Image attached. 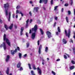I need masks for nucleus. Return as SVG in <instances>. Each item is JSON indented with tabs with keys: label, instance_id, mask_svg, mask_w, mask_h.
I'll return each instance as SVG.
<instances>
[{
	"label": "nucleus",
	"instance_id": "1",
	"mask_svg": "<svg viewBox=\"0 0 75 75\" xmlns=\"http://www.w3.org/2000/svg\"><path fill=\"white\" fill-rule=\"evenodd\" d=\"M3 40L4 41H6L7 44L9 46H10L11 44H10V42L9 41L8 39L7 38H6V35L5 34L3 36Z\"/></svg>",
	"mask_w": 75,
	"mask_h": 75
},
{
	"label": "nucleus",
	"instance_id": "2",
	"mask_svg": "<svg viewBox=\"0 0 75 75\" xmlns=\"http://www.w3.org/2000/svg\"><path fill=\"white\" fill-rule=\"evenodd\" d=\"M4 7L5 8L6 15H7L8 14V7H9V4L7 3L6 4H4Z\"/></svg>",
	"mask_w": 75,
	"mask_h": 75
},
{
	"label": "nucleus",
	"instance_id": "3",
	"mask_svg": "<svg viewBox=\"0 0 75 75\" xmlns=\"http://www.w3.org/2000/svg\"><path fill=\"white\" fill-rule=\"evenodd\" d=\"M68 34H67V31L66 30H65V33L67 36H68V38H69V36L70 35V34L71 33V30L69 29L68 31Z\"/></svg>",
	"mask_w": 75,
	"mask_h": 75
},
{
	"label": "nucleus",
	"instance_id": "4",
	"mask_svg": "<svg viewBox=\"0 0 75 75\" xmlns=\"http://www.w3.org/2000/svg\"><path fill=\"white\" fill-rule=\"evenodd\" d=\"M38 29V28L37 27V25H36L34 27V28H32V31H34V32H36L37 30Z\"/></svg>",
	"mask_w": 75,
	"mask_h": 75
},
{
	"label": "nucleus",
	"instance_id": "5",
	"mask_svg": "<svg viewBox=\"0 0 75 75\" xmlns=\"http://www.w3.org/2000/svg\"><path fill=\"white\" fill-rule=\"evenodd\" d=\"M0 47H3L4 50H6V43L4 42H3L2 45H0Z\"/></svg>",
	"mask_w": 75,
	"mask_h": 75
},
{
	"label": "nucleus",
	"instance_id": "6",
	"mask_svg": "<svg viewBox=\"0 0 75 75\" xmlns=\"http://www.w3.org/2000/svg\"><path fill=\"white\" fill-rule=\"evenodd\" d=\"M47 35L48 37V38H51V37H52V36H51V32H50V31H47Z\"/></svg>",
	"mask_w": 75,
	"mask_h": 75
},
{
	"label": "nucleus",
	"instance_id": "7",
	"mask_svg": "<svg viewBox=\"0 0 75 75\" xmlns=\"http://www.w3.org/2000/svg\"><path fill=\"white\" fill-rule=\"evenodd\" d=\"M18 13L19 14H21V16H22V17L23 16V14L22 13V12H21V11H18V10H17L16 11V14H18Z\"/></svg>",
	"mask_w": 75,
	"mask_h": 75
},
{
	"label": "nucleus",
	"instance_id": "8",
	"mask_svg": "<svg viewBox=\"0 0 75 75\" xmlns=\"http://www.w3.org/2000/svg\"><path fill=\"white\" fill-rule=\"evenodd\" d=\"M37 71H38V73L40 75L41 74V69L39 67L37 68Z\"/></svg>",
	"mask_w": 75,
	"mask_h": 75
},
{
	"label": "nucleus",
	"instance_id": "9",
	"mask_svg": "<svg viewBox=\"0 0 75 75\" xmlns=\"http://www.w3.org/2000/svg\"><path fill=\"white\" fill-rule=\"evenodd\" d=\"M35 37V33H32V39H34Z\"/></svg>",
	"mask_w": 75,
	"mask_h": 75
},
{
	"label": "nucleus",
	"instance_id": "10",
	"mask_svg": "<svg viewBox=\"0 0 75 75\" xmlns=\"http://www.w3.org/2000/svg\"><path fill=\"white\" fill-rule=\"evenodd\" d=\"M40 30V33L42 35H44V31L42 29L40 28L39 29Z\"/></svg>",
	"mask_w": 75,
	"mask_h": 75
},
{
	"label": "nucleus",
	"instance_id": "11",
	"mask_svg": "<svg viewBox=\"0 0 75 75\" xmlns=\"http://www.w3.org/2000/svg\"><path fill=\"white\" fill-rule=\"evenodd\" d=\"M38 9H39V7H35L34 8V10L36 11V12H38Z\"/></svg>",
	"mask_w": 75,
	"mask_h": 75
},
{
	"label": "nucleus",
	"instance_id": "12",
	"mask_svg": "<svg viewBox=\"0 0 75 75\" xmlns=\"http://www.w3.org/2000/svg\"><path fill=\"white\" fill-rule=\"evenodd\" d=\"M24 30V28L22 27L21 28V35H23V30Z\"/></svg>",
	"mask_w": 75,
	"mask_h": 75
},
{
	"label": "nucleus",
	"instance_id": "13",
	"mask_svg": "<svg viewBox=\"0 0 75 75\" xmlns=\"http://www.w3.org/2000/svg\"><path fill=\"white\" fill-rule=\"evenodd\" d=\"M9 58H10V56L9 55H7V58L6 59V62H8V60H9Z\"/></svg>",
	"mask_w": 75,
	"mask_h": 75
},
{
	"label": "nucleus",
	"instance_id": "14",
	"mask_svg": "<svg viewBox=\"0 0 75 75\" xmlns=\"http://www.w3.org/2000/svg\"><path fill=\"white\" fill-rule=\"evenodd\" d=\"M21 62H19L18 63V64L17 65V68H20V66H21Z\"/></svg>",
	"mask_w": 75,
	"mask_h": 75
},
{
	"label": "nucleus",
	"instance_id": "15",
	"mask_svg": "<svg viewBox=\"0 0 75 75\" xmlns=\"http://www.w3.org/2000/svg\"><path fill=\"white\" fill-rule=\"evenodd\" d=\"M45 51L46 52H47L48 51V47H45Z\"/></svg>",
	"mask_w": 75,
	"mask_h": 75
},
{
	"label": "nucleus",
	"instance_id": "16",
	"mask_svg": "<svg viewBox=\"0 0 75 75\" xmlns=\"http://www.w3.org/2000/svg\"><path fill=\"white\" fill-rule=\"evenodd\" d=\"M63 44H67V40H66L64 39L63 40Z\"/></svg>",
	"mask_w": 75,
	"mask_h": 75
},
{
	"label": "nucleus",
	"instance_id": "17",
	"mask_svg": "<svg viewBox=\"0 0 75 75\" xmlns=\"http://www.w3.org/2000/svg\"><path fill=\"white\" fill-rule=\"evenodd\" d=\"M67 56L69 58V56L68 55V54H66V55H64V58H65V59H67Z\"/></svg>",
	"mask_w": 75,
	"mask_h": 75
},
{
	"label": "nucleus",
	"instance_id": "18",
	"mask_svg": "<svg viewBox=\"0 0 75 75\" xmlns=\"http://www.w3.org/2000/svg\"><path fill=\"white\" fill-rule=\"evenodd\" d=\"M75 68V67L74 66H71L70 67V69L71 70H72V69H74V68Z\"/></svg>",
	"mask_w": 75,
	"mask_h": 75
},
{
	"label": "nucleus",
	"instance_id": "19",
	"mask_svg": "<svg viewBox=\"0 0 75 75\" xmlns=\"http://www.w3.org/2000/svg\"><path fill=\"white\" fill-rule=\"evenodd\" d=\"M42 1H43L45 4H47L48 3V0H42Z\"/></svg>",
	"mask_w": 75,
	"mask_h": 75
},
{
	"label": "nucleus",
	"instance_id": "20",
	"mask_svg": "<svg viewBox=\"0 0 75 75\" xmlns=\"http://www.w3.org/2000/svg\"><path fill=\"white\" fill-rule=\"evenodd\" d=\"M13 24L12 23L11 24L10 26L9 27V29H11L13 28Z\"/></svg>",
	"mask_w": 75,
	"mask_h": 75
},
{
	"label": "nucleus",
	"instance_id": "21",
	"mask_svg": "<svg viewBox=\"0 0 75 75\" xmlns=\"http://www.w3.org/2000/svg\"><path fill=\"white\" fill-rule=\"evenodd\" d=\"M29 21V19H28L26 21V27H27V26H28V24Z\"/></svg>",
	"mask_w": 75,
	"mask_h": 75
},
{
	"label": "nucleus",
	"instance_id": "22",
	"mask_svg": "<svg viewBox=\"0 0 75 75\" xmlns=\"http://www.w3.org/2000/svg\"><path fill=\"white\" fill-rule=\"evenodd\" d=\"M11 54L12 55H14L15 53H14L15 52H14V51L13 50H12L11 51Z\"/></svg>",
	"mask_w": 75,
	"mask_h": 75
},
{
	"label": "nucleus",
	"instance_id": "23",
	"mask_svg": "<svg viewBox=\"0 0 75 75\" xmlns=\"http://www.w3.org/2000/svg\"><path fill=\"white\" fill-rule=\"evenodd\" d=\"M4 27L5 28H6V30H7L8 29V27H7V26L6 25H4Z\"/></svg>",
	"mask_w": 75,
	"mask_h": 75
},
{
	"label": "nucleus",
	"instance_id": "24",
	"mask_svg": "<svg viewBox=\"0 0 75 75\" xmlns=\"http://www.w3.org/2000/svg\"><path fill=\"white\" fill-rule=\"evenodd\" d=\"M33 69H34V70H35L37 69V68H35V65H33Z\"/></svg>",
	"mask_w": 75,
	"mask_h": 75
},
{
	"label": "nucleus",
	"instance_id": "25",
	"mask_svg": "<svg viewBox=\"0 0 75 75\" xmlns=\"http://www.w3.org/2000/svg\"><path fill=\"white\" fill-rule=\"evenodd\" d=\"M22 54L21 53H19L18 55L19 56V58L20 59L21 58V55H22Z\"/></svg>",
	"mask_w": 75,
	"mask_h": 75
},
{
	"label": "nucleus",
	"instance_id": "26",
	"mask_svg": "<svg viewBox=\"0 0 75 75\" xmlns=\"http://www.w3.org/2000/svg\"><path fill=\"white\" fill-rule=\"evenodd\" d=\"M8 71H9V69L8 68L6 71V73L7 75H8Z\"/></svg>",
	"mask_w": 75,
	"mask_h": 75
},
{
	"label": "nucleus",
	"instance_id": "27",
	"mask_svg": "<svg viewBox=\"0 0 75 75\" xmlns=\"http://www.w3.org/2000/svg\"><path fill=\"white\" fill-rule=\"evenodd\" d=\"M58 31L59 33H61V30H60V27H58L57 28Z\"/></svg>",
	"mask_w": 75,
	"mask_h": 75
},
{
	"label": "nucleus",
	"instance_id": "28",
	"mask_svg": "<svg viewBox=\"0 0 75 75\" xmlns=\"http://www.w3.org/2000/svg\"><path fill=\"white\" fill-rule=\"evenodd\" d=\"M28 65L29 68V69H31V64H28Z\"/></svg>",
	"mask_w": 75,
	"mask_h": 75
},
{
	"label": "nucleus",
	"instance_id": "29",
	"mask_svg": "<svg viewBox=\"0 0 75 75\" xmlns=\"http://www.w3.org/2000/svg\"><path fill=\"white\" fill-rule=\"evenodd\" d=\"M66 20L67 23H69V20L68 19V17H66Z\"/></svg>",
	"mask_w": 75,
	"mask_h": 75
},
{
	"label": "nucleus",
	"instance_id": "30",
	"mask_svg": "<svg viewBox=\"0 0 75 75\" xmlns=\"http://www.w3.org/2000/svg\"><path fill=\"white\" fill-rule=\"evenodd\" d=\"M31 74L32 75H35L34 72V71H31Z\"/></svg>",
	"mask_w": 75,
	"mask_h": 75
},
{
	"label": "nucleus",
	"instance_id": "31",
	"mask_svg": "<svg viewBox=\"0 0 75 75\" xmlns=\"http://www.w3.org/2000/svg\"><path fill=\"white\" fill-rule=\"evenodd\" d=\"M38 53L39 54H41V50L40 49H39Z\"/></svg>",
	"mask_w": 75,
	"mask_h": 75
},
{
	"label": "nucleus",
	"instance_id": "32",
	"mask_svg": "<svg viewBox=\"0 0 75 75\" xmlns=\"http://www.w3.org/2000/svg\"><path fill=\"white\" fill-rule=\"evenodd\" d=\"M52 73L54 75H56V73H55V72H54L53 71H52Z\"/></svg>",
	"mask_w": 75,
	"mask_h": 75
},
{
	"label": "nucleus",
	"instance_id": "33",
	"mask_svg": "<svg viewBox=\"0 0 75 75\" xmlns=\"http://www.w3.org/2000/svg\"><path fill=\"white\" fill-rule=\"evenodd\" d=\"M9 18L8 19V21H10V14H11L10 12L9 13Z\"/></svg>",
	"mask_w": 75,
	"mask_h": 75
},
{
	"label": "nucleus",
	"instance_id": "34",
	"mask_svg": "<svg viewBox=\"0 0 75 75\" xmlns=\"http://www.w3.org/2000/svg\"><path fill=\"white\" fill-rule=\"evenodd\" d=\"M58 6H56L54 7V10H56L57 9V8H58Z\"/></svg>",
	"mask_w": 75,
	"mask_h": 75
},
{
	"label": "nucleus",
	"instance_id": "35",
	"mask_svg": "<svg viewBox=\"0 0 75 75\" xmlns=\"http://www.w3.org/2000/svg\"><path fill=\"white\" fill-rule=\"evenodd\" d=\"M42 48V45H40V46L39 47V50H41Z\"/></svg>",
	"mask_w": 75,
	"mask_h": 75
},
{
	"label": "nucleus",
	"instance_id": "36",
	"mask_svg": "<svg viewBox=\"0 0 75 75\" xmlns=\"http://www.w3.org/2000/svg\"><path fill=\"white\" fill-rule=\"evenodd\" d=\"M70 3L71 5H72V4H73V1H72V0H70Z\"/></svg>",
	"mask_w": 75,
	"mask_h": 75
},
{
	"label": "nucleus",
	"instance_id": "37",
	"mask_svg": "<svg viewBox=\"0 0 75 75\" xmlns=\"http://www.w3.org/2000/svg\"><path fill=\"white\" fill-rule=\"evenodd\" d=\"M19 70L20 71H23V67H21Z\"/></svg>",
	"mask_w": 75,
	"mask_h": 75
},
{
	"label": "nucleus",
	"instance_id": "38",
	"mask_svg": "<svg viewBox=\"0 0 75 75\" xmlns=\"http://www.w3.org/2000/svg\"><path fill=\"white\" fill-rule=\"evenodd\" d=\"M71 62L72 64H75V62H74V61L73 60H71Z\"/></svg>",
	"mask_w": 75,
	"mask_h": 75
},
{
	"label": "nucleus",
	"instance_id": "39",
	"mask_svg": "<svg viewBox=\"0 0 75 75\" xmlns=\"http://www.w3.org/2000/svg\"><path fill=\"white\" fill-rule=\"evenodd\" d=\"M42 65H44V62H45V60H44L43 59L42 60Z\"/></svg>",
	"mask_w": 75,
	"mask_h": 75
},
{
	"label": "nucleus",
	"instance_id": "40",
	"mask_svg": "<svg viewBox=\"0 0 75 75\" xmlns=\"http://www.w3.org/2000/svg\"><path fill=\"white\" fill-rule=\"evenodd\" d=\"M26 44H27V47H28L30 45V43H28Z\"/></svg>",
	"mask_w": 75,
	"mask_h": 75
},
{
	"label": "nucleus",
	"instance_id": "41",
	"mask_svg": "<svg viewBox=\"0 0 75 75\" xmlns=\"http://www.w3.org/2000/svg\"><path fill=\"white\" fill-rule=\"evenodd\" d=\"M70 42H72V43H73V40H72L71 39H70L69 41Z\"/></svg>",
	"mask_w": 75,
	"mask_h": 75
},
{
	"label": "nucleus",
	"instance_id": "42",
	"mask_svg": "<svg viewBox=\"0 0 75 75\" xmlns=\"http://www.w3.org/2000/svg\"><path fill=\"white\" fill-rule=\"evenodd\" d=\"M27 54H25V55H24L23 56V57H24V58H26L27 57Z\"/></svg>",
	"mask_w": 75,
	"mask_h": 75
},
{
	"label": "nucleus",
	"instance_id": "43",
	"mask_svg": "<svg viewBox=\"0 0 75 75\" xmlns=\"http://www.w3.org/2000/svg\"><path fill=\"white\" fill-rule=\"evenodd\" d=\"M51 4H53V0H51Z\"/></svg>",
	"mask_w": 75,
	"mask_h": 75
},
{
	"label": "nucleus",
	"instance_id": "44",
	"mask_svg": "<svg viewBox=\"0 0 75 75\" xmlns=\"http://www.w3.org/2000/svg\"><path fill=\"white\" fill-rule=\"evenodd\" d=\"M68 14L69 15H70L71 14V11H68Z\"/></svg>",
	"mask_w": 75,
	"mask_h": 75
},
{
	"label": "nucleus",
	"instance_id": "45",
	"mask_svg": "<svg viewBox=\"0 0 75 75\" xmlns=\"http://www.w3.org/2000/svg\"><path fill=\"white\" fill-rule=\"evenodd\" d=\"M20 7V6H18L16 7L17 9H18V8H19Z\"/></svg>",
	"mask_w": 75,
	"mask_h": 75
},
{
	"label": "nucleus",
	"instance_id": "46",
	"mask_svg": "<svg viewBox=\"0 0 75 75\" xmlns=\"http://www.w3.org/2000/svg\"><path fill=\"white\" fill-rule=\"evenodd\" d=\"M65 6H68V4H65L64 5Z\"/></svg>",
	"mask_w": 75,
	"mask_h": 75
},
{
	"label": "nucleus",
	"instance_id": "47",
	"mask_svg": "<svg viewBox=\"0 0 75 75\" xmlns=\"http://www.w3.org/2000/svg\"><path fill=\"white\" fill-rule=\"evenodd\" d=\"M14 52H17V49H16L14 51Z\"/></svg>",
	"mask_w": 75,
	"mask_h": 75
},
{
	"label": "nucleus",
	"instance_id": "48",
	"mask_svg": "<svg viewBox=\"0 0 75 75\" xmlns=\"http://www.w3.org/2000/svg\"><path fill=\"white\" fill-rule=\"evenodd\" d=\"M1 18V17L0 16V18ZM0 23H3V21H1V20L0 19Z\"/></svg>",
	"mask_w": 75,
	"mask_h": 75
},
{
	"label": "nucleus",
	"instance_id": "49",
	"mask_svg": "<svg viewBox=\"0 0 75 75\" xmlns=\"http://www.w3.org/2000/svg\"><path fill=\"white\" fill-rule=\"evenodd\" d=\"M38 45H40V41L39 40L38 41Z\"/></svg>",
	"mask_w": 75,
	"mask_h": 75
},
{
	"label": "nucleus",
	"instance_id": "50",
	"mask_svg": "<svg viewBox=\"0 0 75 75\" xmlns=\"http://www.w3.org/2000/svg\"><path fill=\"white\" fill-rule=\"evenodd\" d=\"M56 24H57V23L56 22H55L54 25V27L55 26V25H56Z\"/></svg>",
	"mask_w": 75,
	"mask_h": 75
},
{
	"label": "nucleus",
	"instance_id": "51",
	"mask_svg": "<svg viewBox=\"0 0 75 75\" xmlns=\"http://www.w3.org/2000/svg\"><path fill=\"white\" fill-rule=\"evenodd\" d=\"M26 35L27 37H28V33H26Z\"/></svg>",
	"mask_w": 75,
	"mask_h": 75
},
{
	"label": "nucleus",
	"instance_id": "52",
	"mask_svg": "<svg viewBox=\"0 0 75 75\" xmlns=\"http://www.w3.org/2000/svg\"><path fill=\"white\" fill-rule=\"evenodd\" d=\"M17 48L18 50V51H20V48L18 47H17Z\"/></svg>",
	"mask_w": 75,
	"mask_h": 75
},
{
	"label": "nucleus",
	"instance_id": "53",
	"mask_svg": "<svg viewBox=\"0 0 75 75\" xmlns=\"http://www.w3.org/2000/svg\"><path fill=\"white\" fill-rule=\"evenodd\" d=\"M55 19L56 20H57V19H58V17H56L55 18Z\"/></svg>",
	"mask_w": 75,
	"mask_h": 75
},
{
	"label": "nucleus",
	"instance_id": "54",
	"mask_svg": "<svg viewBox=\"0 0 75 75\" xmlns=\"http://www.w3.org/2000/svg\"><path fill=\"white\" fill-rule=\"evenodd\" d=\"M33 20L32 19H30V23H31L33 21Z\"/></svg>",
	"mask_w": 75,
	"mask_h": 75
},
{
	"label": "nucleus",
	"instance_id": "55",
	"mask_svg": "<svg viewBox=\"0 0 75 75\" xmlns=\"http://www.w3.org/2000/svg\"><path fill=\"white\" fill-rule=\"evenodd\" d=\"M29 14H30V16H31L32 15V14L31 13V12H29Z\"/></svg>",
	"mask_w": 75,
	"mask_h": 75
},
{
	"label": "nucleus",
	"instance_id": "56",
	"mask_svg": "<svg viewBox=\"0 0 75 75\" xmlns=\"http://www.w3.org/2000/svg\"><path fill=\"white\" fill-rule=\"evenodd\" d=\"M31 33H32V32L31 31V30H30V32H29V33L31 34Z\"/></svg>",
	"mask_w": 75,
	"mask_h": 75
},
{
	"label": "nucleus",
	"instance_id": "57",
	"mask_svg": "<svg viewBox=\"0 0 75 75\" xmlns=\"http://www.w3.org/2000/svg\"><path fill=\"white\" fill-rule=\"evenodd\" d=\"M56 35H58V32H56Z\"/></svg>",
	"mask_w": 75,
	"mask_h": 75
},
{
	"label": "nucleus",
	"instance_id": "58",
	"mask_svg": "<svg viewBox=\"0 0 75 75\" xmlns=\"http://www.w3.org/2000/svg\"><path fill=\"white\" fill-rule=\"evenodd\" d=\"M60 61V59H58L57 60V61Z\"/></svg>",
	"mask_w": 75,
	"mask_h": 75
},
{
	"label": "nucleus",
	"instance_id": "59",
	"mask_svg": "<svg viewBox=\"0 0 75 75\" xmlns=\"http://www.w3.org/2000/svg\"><path fill=\"white\" fill-rule=\"evenodd\" d=\"M74 14L75 15V9H74Z\"/></svg>",
	"mask_w": 75,
	"mask_h": 75
},
{
	"label": "nucleus",
	"instance_id": "60",
	"mask_svg": "<svg viewBox=\"0 0 75 75\" xmlns=\"http://www.w3.org/2000/svg\"><path fill=\"white\" fill-rule=\"evenodd\" d=\"M30 4H32L33 3V1H30Z\"/></svg>",
	"mask_w": 75,
	"mask_h": 75
},
{
	"label": "nucleus",
	"instance_id": "61",
	"mask_svg": "<svg viewBox=\"0 0 75 75\" xmlns=\"http://www.w3.org/2000/svg\"><path fill=\"white\" fill-rule=\"evenodd\" d=\"M63 11H64V9L63 8H62V12H63Z\"/></svg>",
	"mask_w": 75,
	"mask_h": 75
},
{
	"label": "nucleus",
	"instance_id": "62",
	"mask_svg": "<svg viewBox=\"0 0 75 75\" xmlns=\"http://www.w3.org/2000/svg\"><path fill=\"white\" fill-rule=\"evenodd\" d=\"M16 18H18V15H17L16 16Z\"/></svg>",
	"mask_w": 75,
	"mask_h": 75
},
{
	"label": "nucleus",
	"instance_id": "63",
	"mask_svg": "<svg viewBox=\"0 0 75 75\" xmlns=\"http://www.w3.org/2000/svg\"><path fill=\"white\" fill-rule=\"evenodd\" d=\"M47 61H49V60H50V59L49 58H47Z\"/></svg>",
	"mask_w": 75,
	"mask_h": 75
},
{
	"label": "nucleus",
	"instance_id": "64",
	"mask_svg": "<svg viewBox=\"0 0 75 75\" xmlns=\"http://www.w3.org/2000/svg\"><path fill=\"white\" fill-rule=\"evenodd\" d=\"M42 1L41 0H40V2H39L40 3H41Z\"/></svg>",
	"mask_w": 75,
	"mask_h": 75
}]
</instances>
